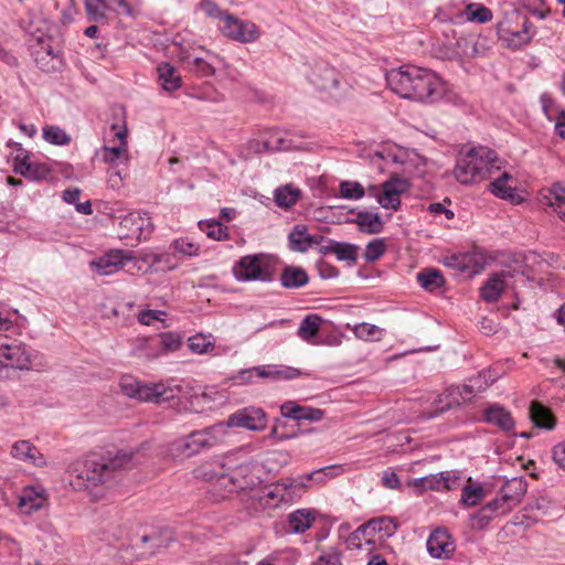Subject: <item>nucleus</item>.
<instances>
[{"label":"nucleus","instance_id":"f257e3e1","mask_svg":"<svg viewBox=\"0 0 565 565\" xmlns=\"http://www.w3.org/2000/svg\"><path fill=\"white\" fill-rule=\"evenodd\" d=\"M137 452L118 450L115 454H89L83 460L72 465L71 470L83 481L86 488L106 484L120 477L136 463Z\"/></svg>","mask_w":565,"mask_h":565},{"label":"nucleus","instance_id":"f03ea898","mask_svg":"<svg viewBox=\"0 0 565 565\" xmlns=\"http://www.w3.org/2000/svg\"><path fill=\"white\" fill-rule=\"evenodd\" d=\"M499 170L495 151L487 147H475L457 160L454 175L460 183L471 184L491 178Z\"/></svg>","mask_w":565,"mask_h":565},{"label":"nucleus","instance_id":"7ed1b4c3","mask_svg":"<svg viewBox=\"0 0 565 565\" xmlns=\"http://www.w3.org/2000/svg\"><path fill=\"white\" fill-rule=\"evenodd\" d=\"M199 473L207 481H217L222 487L228 488V491L243 490L253 484V480H248V465L232 467L228 462L215 460L201 466Z\"/></svg>","mask_w":565,"mask_h":565},{"label":"nucleus","instance_id":"20e7f679","mask_svg":"<svg viewBox=\"0 0 565 565\" xmlns=\"http://www.w3.org/2000/svg\"><path fill=\"white\" fill-rule=\"evenodd\" d=\"M120 387L130 398L156 404L168 403L179 397L182 392L179 385L169 382L141 383L132 377L121 379Z\"/></svg>","mask_w":565,"mask_h":565},{"label":"nucleus","instance_id":"39448f33","mask_svg":"<svg viewBox=\"0 0 565 565\" xmlns=\"http://www.w3.org/2000/svg\"><path fill=\"white\" fill-rule=\"evenodd\" d=\"M415 84L409 100L420 104H435L448 97L447 83L428 68L423 67L420 77Z\"/></svg>","mask_w":565,"mask_h":565},{"label":"nucleus","instance_id":"423d86ee","mask_svg":"<svg viewBox=\"0 0 565 565\" xmlns=\"http://www.w3.org/2000/svg\"><path fill=\"white\" fill-rule=\"evenodd\" d=\"M415 84L409 100L420 104H435L448 97L447 83L428 68L423 67L420 77Z\"/></svg>","mask_w":565,"mask_h":565},{"label":"nucleus","instance_id":"0eeeda50","mask_svg":"<svg viewBox=\"0 0 565 565\" xmlns=\"http://www.w3.org/2000/svg\"><path fill=\"white\" fill-rule=\"evenodd\" d=\"M498 33L502 41L511 47H520L529 43L533 36L530 32V21L520 11L507 13L498 24Z\"/></svg>","mask_w":565,"mask_h":565},{"label":"nucleus","instance_id":"6e6552de","mask_svg":"<svg viewBox=\"0 0 565 565\" xmlns=\"http://www.w3.org/2000/svg\"><path fill=\"white\" fill-rule=\"evenodd\" d=\"M0 362L8 369V377H10L13 370L31 367V353L22 342L0 334Z\"/></svg>","mask_w":565,"mask_h":565},{"label":"nucleus","instance_id":"1a4fd4ad","mask_svg":"<svg viewBox=\"0 0 565 565\" xmlns=\"http://www.w3.org/2000/svg\"><path fill=\"white\" fill-rule=\"evenodd\" d=\"M234 277L238 281H271L273 275L264 254L241 257L233 267Z\"/></svg>","mask_w":565,"mask_h":565},{"label":"nucleus","instance_id":"9d476101","mask_svg":"<svg viewBox=\"0 0 565 565\" xmlns=\"http://www.w3.org/2000/svg\"><path fill=\"white\" fill-rule=\"evenodd\" d=\"M423 67L415 65H403L392 68L385 75L388 87L396 95L408 99L418 78L420 77Z\"/></svg>","mask_w":565,"mask_h":565},{"label":"nucleus","instance_id":"9b49d317","mask_svg":"<svg viewBox=\"0 0 565 565\" xmlns=\"http://www.w3.org/2000/svg\"><path fill=\"white\" fill-rule=\"evenodd\" d=\"M301 375V371L286 365H259L238 372L236 379L241 383H250L253 377L269 379L271 381H289Z\"/></svg>","mask_w":565,"mask_h":565},{"label":"nucleus","instance_id":"f8f14e48","mask_svg":"<svg viewBox=\"0 0 565 565\" xmlns=\"http://www.w3.org/2000/svg\"><path fill=\"white\" fill-rule=\"evenodd\" d=\"M221 32L224 36L242 43H252L259 38V30L252 21H244L233 14L225 15Z\"/></svg>","mask_w":565,"mask_h":565},{"label":"nucleus","instance_id":"ddd939ff","mask_svg":"<svg viewBox=\"0 0 565 565\" xmlns=\"http://www.w3.org/2000/svg\"><path fill=\"white\" fill-rule=\"evenodd\" d=\"M266 414L259 407H245L236 411L228 416L225 423L227 428H245L248 430L260 431L266 427Z\"/></svg>","mask_w":565,"mask_h":565},{"label":"nucleus","instance_id":"4468645a","mask_svg":"<svg viewBox=\"0 0 565 565\" xmlns=\"http://www.w3.org/2000/svg\"><path fill=\"white\" fill-rule=\"evenodd\" d=\"M382 186V192L375 193L377 202L384 209L398 210L401 206V195L408 191L409 182L404 178L392 177Z\"/></svg>","mask_w":565,"mask_h":565},{"label":"nucleus","instance_id":"2eb2a0df","mask_svg":"<svg viewBox=\"0 0 565 565\" xmlns=\"http://www.w3.org/2000/svg\"><path fill=\"white\" fill-rule=\"evenodd\" d=\"M111 131H114L115 138L118 139L119 145L114 147L104 146L102 148V154L103 160L106 163L114 164L118 161L121 162H128L129 154H128V143H127V136H128V129L126 127V124H113L110 126Z\"/></svg>","mask_w":565,"mask_h":565},{"label":"nucleus","instance_id":"dca6fc26","mask_svg":"<svg viewBox=\"0 0 565 565\" xmlns=\"http://www.w3.org/2000/svg\"><path fill=\"white\" fill-rule=\"evenodd\" d=\"M119 226L121 230L120 238L136 237L141 239L143 235H148L152 230V223L147 213L130 212L125 215Z\"/></svg>","mask_w":565,"mask_h":565},{"label":"nucleus","instance_id":"f3484780","mask_svg":"<svg viewBox=\"0 0 565 565\" xmlns=\"http://www.w3.org/2000/svg\"><path fill=\"white\" fill-rule=\"evenodd\" d=\"M455 542L445 527L434 530L427 540V551L434 558L448 559L455 552Z\"/></svg>","mask_w":565,"mask_h":565},{"label":"nucleus","instance_id":"a211bd4d","mask_svg":"<svg viewBox=\"0 0 565 565\" xmlns=\"http://www.w3.org/2000/svg\"><path fill=\"white\" fill-rule=\"evenodd\" d=\"M280 413L286 418L295 420L320 422L324 417V411L310 406H301L294 401L285 402L280 406Z\"/></svg>","mask_w":565,"mask_h":565},{"label":"nucleus","instance_id":"6ab92c4d","mask_svg":"<svg viewBox=\"0 0 565 565\" xmlns=\"http://www.w3.org/2000/svg\"><path fill=\"white\" fill-rule=\"evenodd\" d=\"M541 202L551 206L558 217L565 221V181L554 182L541 191Z\"/></svg>","mask_w":565,"mask_h":565},{"label":"nucleus","instance_id":"aec40b11","mask_svg":"<svg viewBox=\"0 0 565 565\" xmlns=\"http://www.w3.org/2000/svg\"><path fill=\"white\" fill-rule=\"evenodd\" d=\"M290 249L298 253L307 252L313 245L326 241L322 235H310L305 225H296L288 235Z\"/></svg>","mask_w":565,"mask_h":565},{"label":"nucleus","instance_id":"412c9836","mask_svg":"<svg viewBox=\"0 0 565 565\" xmlns=\"http://www.w3.org/2000/svg\"><path fill=\"white\" fill-rule=\"evenodd\" d=\"M515 189L516 180L508 172L501 173L489 184L490 192L495 196L508 200L512 203H519L521 198L516 194Z\"/></svg>","mask_w":565,"mask_h":565},{"label":"nucleus","instance_id":"4be33fe9","mask_svg":"<svg viewBox=\"0 0 565 565\" xmlns=\"http://www.w3.org/2000/svg\"><path fill=\"white\" fill-rule=\"evenodd\" d=\"M46 501L43 489L25 487L19 497L18 509L22 514L31 515L33 512L41 510Z\"/></svg>","mask_w":565,"mask_h":565},{"label":"nucleus","instance_id":"5701e85b","mask_svg":"<svg viewBox=\"0 0 565 565\" xmlns=\"http://www.w3.org/2000/svg\"><path fill=\"white\" fill-rule=\"evenodd\" d=\"M513 277L511 270H502L501 273L493 274L481 287V297L487 302L497 301L502 291L508 287L509 278Z\"/></svg>","mask_w":565,"mask_h":565},{"label":"nucleus","instance_id":"b1692460","mask_svg":"<svg viewBox=\"0 0 565 565\" xmlns=\"http://www.w3.org/2000/svg\"><path fill=\"white\" fill-rule=\"evenodd\" d=\"M309 78L320 89L335 87L339 83L335 68L322 61L315 64Z\"/></svg>","mask_w":565,"mask_h":565},{"label":"nucleus","instance_id":"393cba45","mask_svg":"<svg viewBox=\"0 0 565 565\" xmlns=\"http://www.w3.org/2000/svg\"><path fill=\"white\" fill-rule=\"evenodd\" d=\"M126 260H130V257L125 255L122 250L115 249L93 262V266L97 273L107 276L121 269Z\"/></svg>","mask_w":565,"mask_h":565},{"label":"nucleus","instance_id":"a878e982","mask_svg":"<svg viewBox=\"0 0 565 565\" xmlns=\"http://www.w3.org/2000/svg\"><path fill=\"white\" fill-rule=\"evenodd\" d=\"M10 454L13 458L34 466H42L45 463L41 451L29 440L15 441L11 447Z\"/></svg>","mask_w":565,"mask_h":565},{"label":"nucleus","instance_id":"bb28decb","mask_svg":"<svg viewBox=\"0 0 565 565\" xmlns=\"http://www.w3.org/2000/svg\"><path fill=\"white\" fill-rule=\"evenodd\" d=\"M483 419L503 431H511L514 428L511 413L498 404H493L484 409Z\"/></svg>","mask_w":565,"mask_h":565},{"label":"nucleus","instance_id":"cd10ccee","mask_svg":"<svg viewBox=\"0 0 565 565\" xmlns=\"http://www.w3.org/2000/svg\"><path fill=\"white\" fill-rule=\"evenodd\" d=\"M201 447L199 440H196L195 433H191L183 438L174 440L169 446V452L173 458H189L200 452Z\"/></svg>","mask_w":565,"mask_h":565},{"label":"nucleus","instance_id":"c85d7f7f","mask_svg":"<svg viewBox=\"0 0 565 565\" xmlns=\"http://www.w3.org/2000/svg\"><path fill=\"white\" fill-rule=\"evenodd\" d=\"M194 433L196 435V440H199L201 449L212 448L224 440L227 434V426L225 423H217L213 426H210L202 430H196Z\"/></svg>","mask_w":565,"mask_h":565},{"label":"nucleus","instance_id":"c756f323","mask_svg":"<svg viewBox=\"0 0 565 565\" xmlns=\"http://www.w3.org/2000/svg\"><path fill=\"white\" fill-rule=\"evenodd\" d=\"M158 81L166 92H174L182 85V78L178 70L170 63L163 62L157 67Z\"/></svg>","mask_w":565,"mask_h":565},{"label":"nucleus","instance_id":"7c9ffc66","mask_svg":"<svg viewBox=\"0 0 565 565\" xmlns=\"http://www.w3.org/2000/svg\"><path fill=\"white\" fill-rule=\"evenodd\" d=\"M267 152L290 151L297 148L287 132L278 129H270L264 132Z\"/></svg>","mask_w":565,"mask_h":565},{"label":"nucleus","instance_id":"2f4dec72","mask_svg":"<svg viewBox=\"0 0 565 565\" xmlns=\"http://www.w3.org/2000/svg\"><path fill=\"white\" fill-rule=\"evenodd\" d=\"M530 418L532 423L542 429L552 430L556 426V418L550 408L537 401L530 405Z\"/></svg>","mask_w":565,"mask_h":565},{"label":"nucleus","instance_id":"473e14b6","mask_svg":"<svg viewBox=\"0 0 565 565\" xmlns=\"http://www.w3.org/2000/svg\"><path fill=\"white\" fill-rule=\"evenodd\" d=\"M352 222L358 225L361 233L365 234H379L384 228L380 214L369 211L359 212Z\"/></svg>","mask_w":565,"mask_h":565},{"label":"nucleus","instance_id":"72a5a7b5","mask_svg":"<svg viewBox=\"0 0 565 565\" xmlns=\"http://www.w3.org/2000/svg\"><path fill=\"white\" fill-rule=\"evenodd\" d=\"M309 276L305 269L297 266H286L280 275V284L287 289H296L307 285Z\"/></svg>","mask_w":565,"mask_h":565},{"label":"nucleus","instance_id":"f704fd0d","mask_svg":"<svg viewBox=\"0 0 565 565\" xmlns=\"http://www.w3.org/2000/svg\"><path fill=\"white\" fill-rule=\"evenodd\" d=\"M33 54L38 66L45 72L56 70L60 64L58 56L54 54L52 46L44 41H40V49L35 50Z\"/></svg>","mask_w":565,"mask_h":565},{"label":"nucleus","instance_id":"c9c22d12","mask_svg":"<svg viewBox=\"0 0 565 565\" xmlns=\"http://www.w3.org/2000/svg\"><path fill=\"white\" fill-rule=\"evenodd\" d=\"M441 399H447V403L439 408V413H444L454 406H459L461 403L470 401L469 391L466 385L449 386L441 394Z\"/></svg>","mask_w":565,"mask_h":565},{"label":"nucleus","instance_id":"e433bc0d","mask_svg":"<svg viewBox=\"0 0 565 565\" xmlns=\"http://www.w3.org/2000/svg\"><path fill=\"white\" fill-rule=\"evenodd\" d=\"M323 320L316 313L307 315L300 322L297 334L307 342H310L319 332Z\"/></svg>","mask_w":565,"mask_h":565},{"label":"nucleus","instance_id":"4c0bfd02","mask_svg":"<svg viewBox=\"0 0 565 565\" xmlns=\"http://www.w3.org/2000/svg\"><path fill=\"white\" fill-rule=\"evenodd\" d=\"M527 490V482L523 478H513L505 482L501 492L513 505H516Z\"/></svg>","mask_w":565,"mask_h":565},{"label":"nucleus","instance_id":"58836bf2","mask_svg":"<svg viewBox=\"0 0 565 565\" xmlns=\"http://www.w3.org/2000/svg\"><path fill=\"white\" fill-rule=\"evenodd\" d=\"M315 519L311 511L306 509L297 510L288 516L289 529L294 533H303L311 526Z\"/></svg>","mask_w":565,"mask_h":565},{"label":"nucleus","instance_id":"ea45409f","mask_svg":"<svg viewBox=\"0 0 565 565\" xmlns=\"http://www.w3.org/2000/svg\"><path fill=\"white\" fill-rule=\"evenodd\" d=\"M417 281L422 288L434 291L444 285L445 279L439 269L426 268L417 273Z\"/></svg>","mask_w":565,"mask_h":565},{"label":"nucleus","instance_id":"a19ab883","mask_svg":"<svg viewBox=\"0 0 565 565\" xmlns=\"http://www.w3.org/2000/svg\"><path fill=\"white\" fill-rule=\"evenodd\" d=\"M367 524L374 537L376 533L381 534V537H391L396 533L398 527L397 522L390 516L372 519Z\"/></svg>","mask_w":565,"mask_h":565},{"label":"nucleus","instance_id":"79ce46f5","mask_svg":"<svg viewBox=\"0 0 565 565\" xmlns=\"http://www.w3.org/2000/svg\"><path fill=\"white\" fill-rule=\"evenodd\" d=\"M375 540L366 522L349 535L347 544L349 548L360 550L363 547V544H374Z\"/></svg>","mask_w":565,"mask_h":565},{"label":"nucleus","instance_id":"37998d69","mask_svg":"<svg viewBox=\"0 0 565 565\" xmlns=\"http://www.w3.org/2000/svg\"><path fill=\"white\" fill-rule=\"evenodd\" d=\"M300 190L291 185H284L275 191V202L278 206L289 209L294 206L300 199Z\"/></svg>","mask_w":565,"mask_h":565},{"label":"nucleus","instance_id":"c03bdc74","mask_svg":"<svg viewBox=\"0 0 565 565\" xmlns=\"http://www.w3.org/2000/svg\"><path fill=\"white\" fill-rule=\"evenodd\" d=\"M351 330L358 339L363 341H380L383 337V329L367 322L356 323Z\"/></svg>","mask_w":565,"mask_h":565},{"label":"nucleus","instance_id":"a18cd8bd","mask_svg":"<svg viewBox=\"0 0 565 565\" xmlns=\"http://www.w3.org/2000/svg\"><path fill=\"white\" fill-rule=\"evenodd\" d=\"M84 4L89 21L95 23L106 21L108 11L106 0H84Z\"/></svg>","mask_w":565,"mask_h":565},{"label":"nucleus","instance_id":"49530a36","mask_svg":"<svg viewBox=\"0 0 565 565\" xmlns=\"http://www.w3.org/2000/svg\"><path fill=\"white\" fill-rule=\"evenodd\" d=\"M20 153L15 157L14 171L21 175L32 179H40L39 167L28 161V154L23 149H19Z\"/></svg>","mask_w":565,"mask_h":565},{"label":"nucleus","instance_id":"de8ad7c7","mask_svg":"<svg viewBox=\"0 0 565 565\" xmlns=\"http://www.w3.org/2000/svg\"><path fill=\"white\" fill-rule=\"evenodd\" d=\"M493 382H494V379L491 377L490 371H482L477 376L469 379V382L465 385L469 391L470 397L472 398V396L476 393H480V392L484 391Z\"/></svg>","mask_w":565,"mask_h":565},{"label":"nucleus","instance_id":"09e8293b","mask_svg":"<svg viewBox=\"0 0 565 565\" xmlns=\"http://www.w3.org/2000/svg\"><path fill=\"white\" fill-rule=\"evenodd\" d=\"M199 226L210 238L215 241H223L228 237L227 226L223 225L220 221L200 222Z\"/></svg>","mask_w":565,"mask_h":565},{"label":"nucleus","instance_id":"8fccbe9b","mask_svg":"<svg viewBox=\"0 0 565 565\" xmlns=\"http://www.w3.org/2000/svg\"><path fill=\"white\" fill-rule=\"evenodd\" d=\"M43 138L56 146H65L71 142V137L66 131L57 126H46L43 128Z\"/></svg>","mask_w":565,"mask_h":565},{"label":"nucleus","instance_id":"3c124183","mask_svg":"<svg viewBox=\"0 0 565 565\" xmlns=\"http://www.w3.org/2000/svg\"><path fill=\"white\" fill-rule=\"evenodd\" d=\"M284 483L288 487L285 489L284 504L292 503L299 499L305 492V483L292 478H284Z\"/></svg>","mask_w":565,"mask_h":565},{"label":"nucleus","instance_id":"603ef678","mask_svg":"<svg viewBox=\"0 0 565 565\" xmlns=\"http://www.w3.org/2000/svg\"><path fill=\"white\" fill-rule=\"evenodd\" d=\"M486 495L484 489L481 486H465L461 491V503L466 505H477Z\"/></svg>","mask_w":565,"mask_h":565},{"label":"nucleus","instance_id":"864d4df0","mask_svg":"<svg viewBox=\"0 0 565 565\" xmlns=\"http://www.w3.org/2000/svg\"><path fill=\"white\" fill-rule=\"evenodd\" d=\"M513 507L514 505L507 498H504V494L501 493L500 497L494 498L482 508L484 511H489L494 516H498L507 514Z\"/></svg>","mask_w":565,"mask_h":565},{"label":"nucleus","instance_id":"5fc2aeb1","mask_svg":"<svg viewBox=\"0 0 565 565\" xmlns=\"http://www.w3.org/2000/svg\"><path fill=\"white\" fill-rule=\"evenodd\" d=\"M341 196L349 200H359L364 196V188L354 181H342L340 183Z\"/></svg>","mask_w":565,"mask_h":565},{"label":"nucleus","instance_id":"6e6d98bb","mask_svg":"<svg viewBox=\"0 0 565 565\" xmlns=\"http://www.w3.org/2000/svg\"><path fill=\"white\" fill-rule=\"evenodd\" d=\"M409 486L418 489L419 492L428 490L439 491L438 473L416 478L409 482Z\"/></svg>","mask_w":565,"mask_h":565},{"label":"nucleus","instance_id":"4d7b16f0","mask_svg":"<svg viewBox=\"0 0 565 565\" xmlns=\"http://www.w3.org/2000/svg\"><path fill=\"white\" fill-rule=\"evenodd\" d=\"M189 348L193 353L204 354L214 349L213 342L203 334L189 338Z\"/></svg>","mask_w":565,"mask_h":565},{"label":"nucleus","instance_id":"13d9d810","mask_svg":"<svg viewBox=\"0 0 565 565\" xmlns=\"http://www.w3.org/2000/svg\"><path fill=\"white\" fill-rule=\"evenodd\" d=\"M333 254L338 260H349L354 263L356 260V246L349 243L337 242L333 244Z\"/></svg>","mask_w":565,"mask_h":565},{"label":"nucleus","instance_id":"bf43d9fd","mask_svg":"<svg viewBox=\"0 0 565 565\" xmlns=\"http://www.w3.org/2000/svg\"><path fill=\"white\" fill-rule=\"evenodd\" d=\"M439 491L452 490L459 486L460 476L458 471L438 472Z\"/></svg>","mask_w":565,"mask_h":565},{"label":"nucleus","instance_id":"052dcab7","mask_svg":"<svg viewBox=\"0 0 565 565\" xmlns=\"http://www.w3.org/2000/svg\"><path fill=\"white\" fill-rule=\"evenodd\" d=\"M171 246L174 248L175 252L189 257L198 255L200 249V246L198 244L188 238L175 239Z\"/></svg>","mask_w":565,"mask_h":565},{"label":"nucleus","instance_id":"680f3d73","mask_svg":"<svg viewBox=\"0 0 565 565\" xmlns=\"http://www.w3.org/2000/svg\"><path fill=\"white\" fill-rule=\"evenodd\" d=\"M286 484L284 483V479H280L279 481L270 484L266 491H265V497L275 501V505L278 507L279 504L282 503V499L285 497V489H286Z\"/></svg>","mask_w":565,"mask_h":565},{"label":"nucleus","instance_id":"e2e57ef3","mask_svg":"<svg viewBox=\"0 0 565 565\" xmlns=\"http://www.w3.org/2000/svg\"><path fill=\"white\" fill-rule=\"evenodd\" d=\"M190 71L202 77H210L215 73L214 67L201 57H195L190 62Z\"/></svg>","mask_w":565,"mask_h":565},{"label":"nucleus","instance_id":"0e129e2a","mask_svg":"<svg viewBox=\"0 0 565 565\" xmlns=\"http://www.w3.org/2000/svg\"><path fill=\"white\" fill-rule=\"evenodd\" d=\"M385 249L382 239H374L366 245L364 257L367 262H375L385 253Z\"/></svg>","mask_w":565,"mask_h":565},{"label":"nucleus","instance_id":"69168bd1","mask_svg":"<svg viewBox=\"0 0 565 565\" xmlns=\"http://www.w3.org/2000/svg\"><path fill=\"white\" fill-rule=\"evenodd\" d=\"M200 7L207 17L220 19L223 22L225 21V15L230 14V12L221 10L213 0H202Z\"/></svg>","mask_w":565,"mask_h":565},{"label":"nucleus","instance_id":"338daca9","mask_svg":"<svg viewBox=\"0 0 565 565\" xmlns=\"http://www.w3.org/2000/svg\"><path fill=\"white\" fill-rule=\"evenodd\" d=\"M522 6L529 10L534 15H537L540 19H545L550 13V10H544L545 2L544 0H520Z\"/></svg>","mask_w":565,"mask_h":565},{"label":"nucleus","instance_id":"774afa93","mask_svg":"<svg viewBox=\"0 0 565 565\" xmlns=\"http://www.w3.org/2000/svg\"><path fill=\"white\" fill-rule=\"evenodd\" d=\"M160 344L168 351H175L181 345V337L172 332L162 333L160 335Z\"/></svg>","mask_w":565,"mask_h":565}]
</instances>
